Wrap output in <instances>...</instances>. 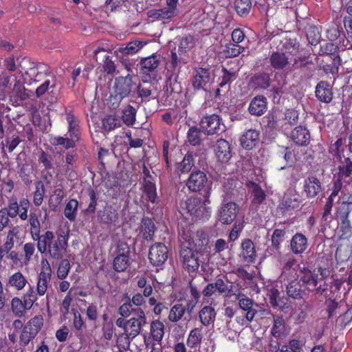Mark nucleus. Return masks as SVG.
Here are the masks:
<instances>
[{"label": "nucleus", "instance_id": "f257e3e1", "mask_svg": "<svg viewBox=\"0 0 352 352\" xmlns=\"http://www.w3.org/2000/svg\"><path fill=\"white\" fill-rule=\"evenodd\" d=\"M30 233L32 239L36 241V248L41 254L50 258H61L68 248L69 230H58L54 233L46 230L41 234V223L30 227Z\"/></svg>", "mask_w": 352, "mask_h": 352}, {"label": "nucleus", "instance_id": "f03ea898", "mask_svg": "<svg viewBox=\"0 0 352 352\" xmlns=\"http://www.w3.org/2000/svg\"><path fill=\"white\" fill-rule=\"evenodd\" d=\"M331 274V271L329 267L318 265L314 269L305 266L300 267L298 276L300 280L309 291L327 296L328 290L330 292H338L342 285L341 281L338 279L329 282L327 278Z\"/></svg>", "mask_w": 352, "mask_h": 352}, {"label": "nucleus", "instance_id": "7ed1b4c3", "mask_svg": "<svg viewBox=\"0 0 352 352\" xmlns=\"http://www.w3.org/2000/svg\"><path fill=\"white\" fill-rule=\"evenodd\" d=\"M147 324L145 311L140 307L134 310V315L129 319L118 318L116 320L118 327L124 331L127 338L133 340L142 332L143 327Z\"/></svg>", "mask_w": 352, "mask_h": 352}, {"label": "nucleus", "instance_id": "20e7f679", "mask_svg": "<svg viewBox=\"0 0 352 352\" xmlns=\"http://www.w3.org/2000/svg\"><path fill=\"white\" fill-rule=\"evenodd\" d=\"M43 326V318L41 315H36L29 320L23 327L19 336V345L25 347L38 335Z\"/></svg>", "mask_w": 352, "mask_h": 352}, {"label": "nucleus", "instance_id": "39448f33", "mask_svg": "<svg viewBox=\"0 0 352 352\" xmlns=\"http://www.w3.org/2000/svg\"><path fill=\"white\" fill-rule=\"evenodd\" d=\"M208 199L203 201L199 197H190L184 203L187 213L197 219H207L210 215V208L206 206Z\"/></svg>", "mask_w": 352, "mask_h": 352}, {"label": "nucleus", "instance_id": "423d86ee", "mask_svg": "<svg viewBox=\"0 0 352 352\" xmlns=\"http://www.w3.org/2000/svg\"><path fill=\"white\" fill-rule=\"evenodd\" d=\"M196 251L192 250V246L182 244L180 247L179 256L184 267L190 273L198 270L200 263L199 258Z\"/></svg>", "mask_w": 352, "mask_h": 352}, {"label": "nucleus", "instance_id": "0eeeda50", "mask_svg": "<svg viewBox=\"0 0 352 352\" xmlns=\"http://www.w3.org/2000/svg\"><path fill=\"white\" fill-rule=\"evenodd\" d=\"M130 248L125 242H119L116 248V256L113 261V270L124 272L130 265Z\"/></svg>", "mask_w": 352, "mask_h": 352}, {"label": "nucleus", "instance_id": "6e6552de", "mask_svg": "<svg viewBox=\"0 0 352 352\" xmlns=\"http://www.w3.org/2000/svg\"><path fill=\"white\" fill-rule=\"evenodd\" d=\"M47 76H54L50 71L49 66L39 63L25 71L23 76L26 82L31 84L32 82L44 81L45 78H47Z\"/></svg>", "mask_w": 352, "mask_h": 352}, {"label": "nucleus", "instance_id": "1a4fd4ad", "mask_svg": "<svg viewBox=\"0 0 352 352\" xmlns=\"http://www.w3.org/2000/svg\"><path fill=\"white\" fill-rule=\"evenodd\" d=\"M300 200L295 194L286 192L280 201L277 210L283 215L292 214L300 208Z\"/></svg>", "mask_w": 352, "mask_h": 352}, {"label": "nucleus", "instance_id": "9d476101", "mask_svg": "<svg viewBox=\"0 0 352 352\" xmlns=\"http://www.w3.org/2000/svg\"><path fill=\"white\" fill-rule=\"evenodd\" d=\"M52 268L47 259L42 260L41 270L38 275L36 283V292L38 295L43 296L48 288V285L52 278Z\"/></svg>", "mask_w": 352, "mask_h": 352}, {"label": "nucleus", "instance_id": "9b49d317", "mask_svg": "<svg viewBox=\"0 0 352 352\" xmlns=\"http://www.w3.org/2000/svg\"><path fill=\"white\" fill-rule=\"evenodd\" d=\"M168 248L162 243H155L149 248L148 258L153 266L163 265L168 258Z\"/></svg>", "mask_w": 352, "mask_h": 352}, {"label": "nucleus", "instance_id": "f8f14e48", "mask_svg": "<svg viewBox=\"0 0 352 352\" xmlns=\"http://www.w3.org/2000/svg\"><path fill=\"white\" fill-rule=\"evenodd\" d=\"M221 118L215 113L204 116L200 122V127L208 135L218 134L223 131V129L221 128Z\"/></svg>", "mask_w": 352, "mask_h": 352}, {"label": "nucleus", "instance_id": "ddd939ff", "mask_svg": "<svg viewBox=\"0 0 352 352\" xmlns=\"http://www.w3.org/2000/svg\"><path fill=\"white\" fill-rule=\"evenodd\" d=\"M236 299L238 300L240 309L246 312L244 318L241 319V324H243L245 320L246 322H252L257 313V310L253 307V300L241 293L237 294Z\"/></svg>", "mask_w": 352, "mask_h": 352}, {"label": "nucleus", "instance_id": "4468645a", "mask_svg": "<svg viewBox=\"0 0 352 352\" xmlns=\"http://www.w3.org/2000/svg\"><path fill=\"white\" fill-rule=\"evenodd\" d=\"M315 96L323 103H330L333 98V87L327 80L319 81L315 88Z\"/></svg>", "mask_w": 352, "mask_h": 352}, {"label": "nucleus", "instance_id": "2eb2a0df", "mask_svg": "<svg viewBox=\"0 0 352 352\" xmlns=\"http://www.w3.org/2000/svg\"><path fill=\"white\" fill-rule=\"evenodd\" d=\"M208 178L204 172L196 170L191 173L186 182V186L192 192H198L204 189Z\"/></svg>", "mask_w": 352, "mask_h": 352}, {"label": "nucleus", "instance_id": "dca6fc26", "mask_svg": "<svg viewBox=\"0 0 352 352\" xmlns=\"http://www.w3.org/2000/svg\"><path fill=\"white\" fill-rule=\"evenodd\" d=\"M210 79V73L208 69L196 67L193 72L192 78V85L194 89H204Z\"/></svg>", "mask_w": 352, "mask_h": 352}, {"label": "nucleus", "instance_id": "f3484780", "mask_svg": "<svg viewBox=\"0 0 352 352\" xmlns=\"http://www.w3.org/2000/svg\"><path fill=\"white\" fill-rule=\"evenodd\" d=\"M240 258L248 264L254 263L256 258L254 243L250 239H245L241 244Z\"/></svg>", "mask_w": 352, "mask_h": 352}, {"label": "nucleus", "instance_id": "a211bd4d", "mask_svg": "<svg viewBox=\"0 0 352 352\" xmlns=\"http://www.w3.org/2000/svg\"><path fill=\"white\" fill-rule=\"evenodd\" d=\"M238 206L234 202L223 205L219 210V219L223 224L232 223L236 217Z\"/></svg>", "mask_w": 352, "mask_h": 352}, {"label": "nucleus", "instance_id": "6ab92c4d", "mask_svg": "<svg viewBox=\"0 0 352 352\" xmlns=\"http://www.w3.org/2000/svg\"><path fill=\"white\" fill-rule=\"evenodd\" d=\"M160 65V58L157 55L144 58L140 61L141 73L148 76L149 78H155L156 69Z\"/></svg>", "mask_w": 352, "mask_h": 352}, {"label": "nucleus", "instance_id": "aec40b11", "mask_svg": "<svg viewBox=\"0 0 352 352\" xmlns=\"http://www.w3.org/2000/svg\"><path fill=\"white\" fill-rule=\"evenodd\" d=\"M321 190V182L316 176H309L304 180L303 192L308 199L316 197Z\"/></svg>", "mask_w": 352, "mask_h": 352}, {"label": "nucleus", "instance_id": "412c9836", "mask_svg": "<svg viewBox=\"0 0 352 352\" xmlns=\"http://www.w3.org/2000/svg\"><path fill=\"white\" fill-rule=\"evenodd\" d=\"M178 236L180 247L182 244L192 246L193 238L192 237V226L186 219L181 220L178 223Z\"/></svg>", "mask_w": 352, "mask_h": 352}, {"label": "nucleus", "instance_id": "4be33fe9", "mask_svg": "<svg viewBox=\"0 0 352 352\" xmlns=\"http://www.w3.org/2000/svg\"><path fill=\"white\" fill-rule=\"evenodd\" d=\"M214 152L218 160L223 163L228 162L232 157L230 144L224 139H219L217 141L214 146Z\"/></svg>", "mask_w": 352, "mask_h": 352}, {"label": "nucleus", "instance_id": "5701e85b", "mask_svg": "<svg viewBox=\"0 0 352 352\" xmlns=\"http://www.w3.org/2000/svg\"><path fill=\"white\" fill-rule=\"evenodd\" d=\"M267 109V98L262 95L254 97L248 107L249 113L252 116H261L263 115Z\"/></svg>", "mask_w": 352, "mask_h": 352}, {"label": "nucleus", "instance_id": "b1692460", "mask_svg": "<svg viewBox=\"0 0 352 352\" xmlns=\"http://www.w3.org/2000/svg\"><path fill=\"white\" fill-rule=\"evenodd\" d=\"M133 85L132 76L128 74L126 76H120L116 78L113 90L115 93L127 97L131 91Z\"/></svg>", "mask_w": 352, "mask_h": 352}, {"label": "nucleus", "instance_id": "393cba45", "mask_svg": "<svg viewBox=\"0 0 352 352\" xmlns=\"http://www.w3.org/2000/svg\"><path fill=\"white\" fill-rule=\"evenodd\" d=\"M267 315H270L273 318V325L271 328V334L276 338H282L285 336L286 332L285 321L283 316L274 315L270 311L264 310Z\"/></svg>", "mask_w": 352, "mask_h": 352}, {"label": "nucleus", "instance_id": "a878e982", "mask_svg": "<svg viewBox=\"0 0 352 352\" xmlns=\"http://www.w3.org/2000/svg\"><path fill=\"white\" fill-rule=\"evenodd\" d=\"M269 63L274 70H284L289 65V57L285 53L272 52L269 57Z\"/></svg>", "mask_w": 352, "mask_h": 352}, {"label": "nucleus", "instance_id": "bb28decb", "mask_svg": "<svg viewBox=\"0 0 352 352\" xmlns=\"http://www.w3.org/2000/svg\"><path fill=\"white\" fill-rule=\"evenodd\" d=\"M308 248L307 238L302 233H296L290 240V249L294 254L299 255Z\"/></svg>", "mask_w": 352, "mask_h": 352}, {"label": "nucleus", "instance_id": "cd10ccee", "mask_svg": "<svg viewBox=\"0 0 352 352\" xmlns=\"http://www.w3.org/2000/svg\"><path fill=\"white\" fill-rule=\"evenodd\" d=\"M338 223V230L341 239H349L352 236V225L349 215L336 214Z\"/></svg>", "mask_w": 352, "mask_h": 352}, {"label": "nucleus", "instance_id": "c85d7f7f", "mask_svg": "<svg viewBox=\"0 0 352 352\" xmlns=\"http://www.w3.org/2000/svg\"><path fill=\"white\" fill-rule=\"evenodd\" d=\"M250 83L254 90H265L271 84L270 75L264 72H258L250 78Z\"/></svg>", "mask_w": 352, "mask_h": 352}, {"label": "nucleus", "instance_id": "c756f323", "mask_svg": "<svg viewBox=\"0 0 352 352\" xmlns=\"http://www.w3.org/2000/svg\"><path fill=\"white\" fill-rule=\"evenodd\" d=\"M291 139L298 146H307L310 142V133L306 127L298 126L290 133Z\"/></svg>", "mask_w": 352, "mask_h": 352}, {"label": "nucleus", "instance_id": "7c9ffc66", "mask_svg": "<svg viewBox=\"0 0 352 352\" xmlns=\"http://www.w3.org/2000/svg\"><path fill=\"white\" fill-rule=\"evenodd\" d=\"M118 217V212L111 205L106 206L102 210L98 212V221L102 224L110 225L116 223Z\"/></svg>", "mask_w": 352, "mask_h": 352}, {"label": "nucleus", "instance_id": "2f4dec72", "mask_svg": "<svg viewBox=\"0 0 352 352\" xmlns=\"http://www.w3.org/2000/svg\"><path fill=\"white\" fill-rule=\"evenodd\" d=\"M241 144L246 150H251L258 143L259 133L254 129L246 131L241 138Z\"/></svg>", "mask_w": 352, "mask_h": 352}, {"label": "nucleus", "instance_id": "473e14b6", "mask_svg": "<svg viewBox=\"0 0 352 352\" xmlns=\"http://www.w3.org/2000/svg\"><path fill=\"white\" fill-rule=\"evenodd\" d=\"M142 190L148 201L152 204L158 202L159 199L154 179H146L145 181H143Z\"/></svg>", "mask_w": 352, "mask_h": 352}, {"label": "nucleus", "instance_id": "72a5a7b5", "mask_svg": "<svg viewBox=\"0 0 352 352\" xmlns=\"http://www.w3.org/2000/svg\"><path fill=\"white\" fill-rule=\"evenodd\" d=\"M209 243L208 234L203 230H198L196 232V238L192 244V248H195L197 253L204 252Z\"/></svg>", "mask_w": 352, "mask_h": 352}, {"label": "nucleus", "instance_id": "f704fd0d", "mask_svg": "<svg viewBox=\"0 0 352 352\" xmlns=\"http://www.w3.org/2000/svg\"><path fill=\"white\" fill-rule=\"evenodd\" d=\"M156 230L153 220L148 217H144L141 221L140 233L144 239L151 241L153 239Z\"/></svg>", "mask_w": 352, "mask_h": 352}, {"label": "nucleus", "instance_id": "c9c22d12", "mask_svg": "<svg viewBox=\"0 0 352 352\" xmlns=\"http://www.w3.org/2000/svg\"><path fill=\"white\" fill-rule=\"evenodd\" d=\"M216 316V311L211 305H206L199 311V320L206 327H208L214 323Z\"/></svg>", "mask_w": 352, "mask_h": 352}, {"label": "nucleus", "instance_id": "e433bc0d", "mask_svg": "<svg viewBox=\"0 0 352 352\" xmlns=\"http://www.w3.org/2000/svg\"><path fill=\"white\" fill-rule=\"evenodd\" d=\"M287 280L289 281L286 287L287 295L294 299L302 298L304 291L302 289L298 278L287 277Z\"/></svg>", "mask_w": 352, "mask_h": 352}, {"label": "nucleus", "instance_id": "4c0bfd02", "mask_svg": "<svg viewBox=\"0 0 352 352\" xmlns=\"http://www.w3.org/2000/svg\"><path fill=\"white\" fill-rule=\"evenodd\" d=\"M247 186L252 188V204L258 206L262 204L266 199V194L261 186L253 181H249Z\"/></svg>", "mask_w": 352, "mask_h": 352}, {"label": "nucleus", "instance_id": "58836bf2", "mask_svg": "<svg viewBox=\"0 0 352 352\" xmlns=\"http://www.w3.org/2000/svg\"><path fill=\"white\" fill-rule=\"evenodd\" d=\"M30 94L31 91L25 89L23 85L15 84L10 99L15 102L16 105H20L23 101L30 97Z\"/></svg>", "mask_w": 352, "mask_h": 352}, {"label": "nucleus", "instance_id": "ea45409f", "mask_svg": "<svg viewBox=\"0 0 352 352\" xmlns=\"http://www.w3.org/2000/svg\"><path fill=\"white\" fill-rule=\"evenodd\" d=\"M28 283L26 277L21 272H16L9 276L7 287L14 288L16 291L22 290Z\"/></svg>", "mask_w": 352, "mask_h": 352}, {"label": "nucleus", "instance_id": "a19ab883", "mask_svg": "<svg viewBox=\"0 0 352 352\" xmlns=\"http://www.w3.org/2000/svg\"><path fill=\"white\" fill-rule=\"evenodd\" d=\"M286 239L285 229H275L271 236V247L275 252L280 253L281 244Z\"/></svg>", "mask_w": 352, "mask_h": 352}, {"label": "nucleus", "instance_id": "79ce46f5", "mask_svg": "<svg viewBox=\"0 0 352 352\" xmlns=\"http://www.w3.org/2000/svg\"><path fill=\"white\" fill-rule=\"evenodd\" d=\"M153 340L160 342L164 335V324L160 320L152 321L150 324V333Z\"/></svg>", "mask_w": 352, "mask_h": 352}, {"label": "nucleus", "instance_id": "37998d69", "mask_svg": "<svg viewBox=\"0 0 352 352\" xmlns=\"http://www.w3.org/2000/svg\"><path fill=\"white\" fill-rule=\"evenodd\" d=\"M203 339V331L201 328H194L192 329L186 340L187 346L191 349H197L201 343Z\"/></svg>", "mask_w": 352, "mask_h": 352}, {"label": "nucleus", "instance_id": "c03bdc74", "mask_svg": "<svg viewBox=\"0 0 352 352\" xmlns=\"http://www.w3.org/2000/svg\"><path fill=\"white\" fill-rule=\"evenodd\" d=\"M352 212V193H344L342 197V202L336 208V214L350 215Z\"/></svg>", "mask_w": 352, "mask_h": 352}, {"label": "nucleus", "instance_id": "a18cd8bd", "mask_svg": "<svg viewBox=\"0 0 352 352\" xmlns=\"http://www.w3.org/2000/svg\"><path fill=\"white\" fill-rule=\"evenodd\" d=\"M245 51V47L234 43H227L222 51V54L226 58H235L242 54Z\"/></svg>", "mask_w": 352, "mask_h": 352}, {"label": "nucleus", "instance_id": "49530a36", "mask_svg": "<svg viewBox=\"0 0 352 352\" xmlns=\"http://www.w3.org/2000/svg\"><path fill=\"white\" fill-rule=\"evenodd\" d=\"M296 264V259L293 255L287 256L284 265L283 266V275L286 276L287 274L290 277L298 278V274H297L296 270L294 266Z\"/></svg>", "mask_w": 352, "mask_h": 352}, {"label": "nucleus", "instance_id": "de8ad7c7", "mask_svg": "<svg viewBox=\"0 0 352 352\" xmlns=\"http://www.w3.org/2000/svg\"><path fill=\"white\" fill-rule=\"evenodd\" d=\"M1 209L2 210H5L6 214L11 219L16 218L19 210V202H18L16 197H10L8 200L7 206Z\"/></svg>", "mask_w": 352, "mask_h": 352}, {"label": "nucleus", "instance_id": "09e8293b", "mask_svg": "<svg viewBox=\"0 0 352 352\" xmlns=\"http://www.w3.org/2000/svg\"><path fill=\"white\" fill-rule=\"evenodd\" d=\"M144 45V43L140 41H132L129 42L126 46L120 47L119 52L123 55H133L137 53Z\"/></svg>", "mask_w": 352, "mask_h": 352}, {"label": "nucleus", "instance_id": "8fccbe9b", "mask_svg": "<svg viewBox=\"0 0 352 352\" xmlns=\"http://www.w3.org/2000/svg\"><path fill=\"white\" fill-rule=\"evenodd\" d=\"M147 16L153 20L168 19L173 17L172 11L166 8L149 10Z\"/></svg>", "mask_w": 352, "mask_h": 352}, {"label": "nucleus", "instance_id": "3c124183", "mask_svg": "<svg viewBox=\"0 0 352 352\" xmlns=\"http://www.w3.org/2000/svg\"><path fill=\"white\" fill-rule=\"evenodd\" d=\"M56 85V78L54 76H47L45 80L36 89V96L41 98L48 89L54 88Z\"/></svg>", "mask_w": 352, "mask_h": 352}, {"label": "nucleus", "instance_id": "603ef678", "mask_svg": "<svg viewBox=\"0 0 352 352\" xmlns=\"http://www.w3.org/2000/svg\"><path fill=\"white\" fill-rule=\"evenodd\" d=\"M186 312V306L181 303L174 305L168 314V320L173 322H177L180 320Z\"/></svg>", "mask_w": 352, "mask_h": 352}, {"label": "nucleus", "instance_id": "864d4df0", "mask_svg": "<svg viewBox=\"0 0 352 352\" xmlns=\"http://www.w3.org/2000/svg\"><path fill=\"white\" fill-rule=\"evenodd\" d=\"M352 173V161L349 157H346L343 161L340 160V164L338 166V177L340 179L349 177Z\"/></svg>", "mask_w": 352, "mask_h": 352}, {"label": "nucleus", "instance_id": "5fc2aeb1", "mask_svg": "<svg viewBox=\"0 0 352 352\" xmlns=\"http://www.w3.org/2000/svg\"><path fill=\"white\" fill-rule=\"evenodd\" d=\"M78 201L75 199H70L65 207L64 215L70 221H74L77 216Z\"/></svg>", "mask_w": 352, "mask_h": 352}, {"label": "nucleus", "instance_id": "6e6d98bb", "mask_svg": "<svg viewBox=\"0 0 352 352\" xmlns=\"http://www.w3.org/2000/svg\"><path fill=\"white\" fill-rule=\"evenodd\" d=\"M11 309L13 314L18 318L23 317L28 310L24 306L22 299L18 297H14L12 299Z\"/></svg>", "mask_w": 352, "mask_h": 352}, {"label": "nucleus", "instance_id": "4d7b16f0", "mask_svg": "<svg viewBox=\"0 0 352 352\" xmlns=\"http://www.w3.org/2000/svg\"><path fill=\"white\" fill-rule=\"evenodd\" d=\"M194 166L193 155L188 152L183 158V160L178 164L177 170L181 174L188 173Z\"/></svg>", "mask_w": 352, "mask_h": 352}, {"label": "nucleus", "instance_id": "13d9d810", "mask_svg": "<svg viewBox=\"0 0 352 352\" xmlns=\"http://www.w3.org/2000/svg\"><path fill=\"white\" fill-rule=\"evenodd\" d=\"M63 258V256L61 258L57 260H60V262L58 265L56 275L58 278L60 280H64L65 278H66V277L69 274V272L72 267L70 261L67 258Z\"/></svg>", "mask_w": 352, "mask_h": 352}, {"label": "nucleus", "instance_id": "bf43d9fd", "mask_svg": "<svg viewBox=\"0 0 352 352\" xmlns=\"http://www.w3.org/2000/svg\"><path fill=\"white\" fill-rule=\"evenodd\" d=\"M201 131L197 126H190L187 133V139L192 146H198L201 143Z\"/></svg>", "mask_w": 352, "mask_h": 352}, {"label": "nucleus", "instance_id": "052dcab7", "mask_svg": "<svg viewBox=\"0 0 352 352\" xmlns=\"http://www.w3.org/2000/svg\"><path fill=\"white\" fill-rule=\"evenodd\" d=\"M340 47L338 45L335 44L332 42H327L322 45H320L318 54L320 56H329L336 55V52H340Z\"/></svg>", "mask_w": 352, "mask_h": 352}, {"label": "nucleus", "instance_id": "680f3d73", "mask_svg": "<svg viewBox=\"0 0 352 352\" xmlns=\"http://www.w3.org/2000/svg\"><path fill=\"white\" fill-rule=\"evenodd\" d=\"M121 121L118 117L115 115H109L102 120V127L104 130L110 131L120 126Z\"/></svg>", "mask_w": 352, "mask_h": 352}, {"label": "nucleus", "instance_id": "e2e57ef3", "mask_svg": "<svg viewBox=\"0 0 352 352\" xmlns=\"http://www.w3.org/2000/svg\"><path fill=\"white\" fill-rule=\"evenodd\" d=\"M45 192L44 184L41 181H37L35 183V191L33 196V203L36 206H40L42 204Z\"/></svg>", "mask_w": 352, "mask_h": 352}, {"label": "nucleus", "instance_id": "0e129e2a", "mask_svg": "<svg viewBox=\"0 0 352 352\" xmlns=\"http://www.w3.org/2000/svg\"><path fill=\"white\" fill-rule=\"evenodd\" d=\"M137 110L135 108L129 104L122 111V120L128 126H132L135 122Z\"/></svg>", "mask_w": 352, "mask_h": 352}, {"label": "nucleus", "instance_id": "69168bd1", "mask_svg": "<svg viewBox=\"0 0 352 352\" xmlns=\"http://www.w3.org/2000/svg\"><path fill=\"white\" fill-rule=\"evenodd\" d=\"M222 76L219 78V87H223L226 85H230L233 82L237 77L236 72H232L228 70L227 68L223 67L221 69Z\"/></svg>", "mask_w": 352, "mask_h": 352}, {"label": "nucleus", "instance_id": "338daca9", "mask_svg": "<svg viewBox=\"0 0 352 352\" xmlns=\"http://www.w3.org/2000/svg\"><path fill=\"white\" fill-rule=\"evenodd\" d=\"M235 10L241 16H246L252 8L251 0H236L234 2Z\"/></svg>", "mask_w": 352, "mask_h": 352}, {"label": "nucleus", "instance_id": "774afa93", "mask_svg": "<svg viewBox=\"0 0 352 352\" xmlns=\"http://www.w3.org/2000/svg\"><path fill=\"white\" fill-rule=\"evenodd\" d=\"M153 87V85L145 80L142 84H139L137 90L138 94L142 100L148 99L151 96Z\"/></svg>", "mask_w": 352, "mask_h": 352}]
</instances>
